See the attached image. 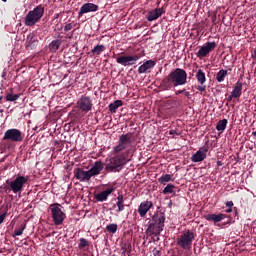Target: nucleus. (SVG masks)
Returning <instances> with one entry per match:
<instances>
[{
	"instance_id": "nucleus-38",
	"label": "nucleus",
	"mask_w": 256,
	"mask_h": 256,
	"mask_svg": "<svg viewBox=\"0 0 256 256\" xmlns=\"http://www.w3.org/2000/svg\"><path fill=\"white\" fill-rule=\"evenodd\" d=\"M7 217V212H4L3 214L0 215V225L5 221V218Z\"/></svg>"
},
{
	"instance_id": "nucleus-35",
	"label": "nucleus",
	"mask_w": 256,
	"mask_h": 256,
	"mask_svg": "<svg viewBox=\"0 0 256 256\" xmlns=\"http://www.w3.org/2000/svg\"><path fill=\"white\" fill-rule=\"evenodd\" d=\"M87 245H89V241H87V239L85 238H81L79 243V248L83 249L84 247H87Z\"/></svg>"
},
{
	"instance_id": "nucleus-17",
	"label": "nucleus",
	"mask_w": 256,
	"mask_h": 256,
	"mask_svg": "<svg viewBox=\"0 0 256 256\" xmlns=\"http://www.w3.org/2000/svg\"><path fill=\"white\" fill-rule=\"evenodd\" d=\"M165 13V9L163 8H156L150 11L146 17L147 21H157L161 15Z\"/></svg>"
},
{
	"instance_id": "nucleus-44",
	"label": "nucleus",
	"mask_w": 256,
	"mask_h": 256,
	"mask_svg": "<svg viewBox=\"0 0 256 256\" xmlns=\"http://www.w3.org/2000/svg\"><path fill=\"white\" fill-rule=\"evenodd\" d=\"M184 95H185V97H189L191 95V93L184 90Z\"/></svg>"
},
{
	"instance_id": "nucleus-34",
	"label": "nucleus",
	"mask_w": 256,
	"mask_h": 256,
	"mask_svg": "<svg viewBox=\"0 0 256 256\" xmlns=\"http://www.w3.org/2000/svg\"><path fill=\"white\" fill-rule=\"evenodd\" d=\"M26 43H28V45H33V43H35V35L33 33L27 36Z\"/></svg>"
},
{
	"instance_id": "nucleus-33",
	"label": "nucleus",
	"mask_w": 256,
	"mask_h": 256,
	"mask_svg": "<svg viewBox=\"0 0 256 256\" xmlns=\"http://www.w3.org/2000/svg\"><path fill=\"white\" fill-rule=\"evenodd\" d=\"M106 230L108 233H117V224H108Z\"/></svg>"
},
{
	"instance_id": "nucleus-21",
	"label": "nucleus",
	"mask_w": 256,
	"mask_h": 256,
	"mask_svg": "<svg viewBox=\"0 0 256 256\" xmlns=\"http://www.w3.org/2000/svg\"><path fill=\"white\" fill-rule=\"evenodd\" d=\"M113 191H115L113 188H109L105 191L100 192L96 196L97 201H100V202L107 201V197H109V195H111Z\"/></svg>"
},
{
	"instance_id": "nucleus-11",
	"label": "nucleus",
	"mask_w": 256,
	"mask_h": 256,
	"mask_svg": "<svg viewBox=\"0 0 256 256\" xmlns=\"http://www.w3.org/2000/svg\"><path fill=\"white\" fill-rule=\"evenodd\" d=\"M3 140L12 141L14 143H20L21 141H23V133L19 129H15V128L8 129L4 133Z\"/></svg>"
},
{
	"instance_id": "nucleus-9",
	"label": "nucleus",
	"mask_w": 256,
	"mask_h": 256,
	"mask_svg": "<svg viewBox=\"0 0 256 256\" xmlns=\"http://www.w3.org/2000/svg\"><path fill=\"white\" fill-rule=\"evenodd\" d=\"M76 109L81 113H89L93 110V99L91 96L82 95L76 102Z\"/></svg>"
},
{
	"instance_id": "nucleus-37",
	"label": "nucleus",
	"mask_w": 256,
	"mask_h": 256,
	"mask_svg": "<svg viewBox=\"0 0 256 256\" xmlns=\"http://www.w3.org/2000/svg\"><path fill=\"white\" fill-rule=\"evenodd\" d=\"M71 29H73V24L68 23L64 26V31H71Z\"/></svg>"
},
{
	"instance_id": "nucleus-32",
	"label": "nucleus",
	"mask_w": 256,
	"mask_h": 256,
	"mask_svg": "<svg viewBox=\"0 0 256 256\" xmlns=\"http://www.w3.org/2000/svg\"><path fill=\"white\" fill-rule=\"evenodd\" d=\"M25 227H26L25 224H21L19 228L14 230V235L16 237H19V236L23 235V231H25Z\"/></svg>"
},
{
	"instance_id": "nucleus-12",
	"label": "nucleus",
	"mask_w": 256,
	"mask_h": 256,
	"mask_svg": "<svg viewBox=\"0 0 256 256\" xmlns=\"http://www.w3.org/2000/svg\"><path fill=\"white\" fill-rule=\"evenodd\" d=\"M141 57L139 55H133V56H119L116 58L117 63L119 65H123V67L135 65L137 61H139Z\"/></svg>"
},
{
	"instance_id": "nucleus-24",
	"label": "nucleus",
	"mask_w": 256,
	"mask_h": 256,
	"mask_svg": "<svg viewBox=\"0 0 256 256\" xmlns=\"http://www.w3.org/2000/svg\"><path fill=\"white\" fill-rule=\"evenodd\" d=\"M122 105H123V101H121V100H116V101H114L113 103H111V104L109 105V111H110L111 113H116L117 110L119 109V107H121Z\"/></svg>"
},
{
	"instance_id": "nucleus-5",
	"label": "nucleus",
	"mask_w": 256,
	"mask_h": 256,
	"mask_svg": "<svg viewBox=\"0 0 256 256\" xmlns=\"http://www.w3.org/2000/svg\"><path fill=\"white\" fill-rule=\"evenodd\" d=\"M28 181L29 177L18 175L14 180H11L10 182L9 180L6 181L9 186L5 188V191L6 193L7 191H12L15 195H17V193H23V187L27 185Z\"/></svg>"
},
{
	"instance_id": "nucleus-20",
	"label": "nucleus",
	"mask_w": 256,
	"mask_h": 256,
	"mask_svg": "<svg viewBox=\"0 0 256 256\" xmlns=\"http://www.w3.org/2000/svg\"><path fill=\"white\" fill-rule=\"evenodd\" d=\"M227 215L225 214H208L205 216L206 221H214V223H221Z\"/></svg>"
},
{
	"instance_id": "nucleus-41",
	"label": "nucleus",
	"mask_w": 256,
	"mask_h": 256,
	"mask_svg": "<svg viewBox=\"0 0 256 256\" xmlns=\"http://www.w3.org/2000/svg\"><path fill=\"white\" fill-rule=\"evenodd\" d=\"M233 99H235V96H233V94H230V95L227 97L228 103H231V101H233Z\"/></svg>"
},
{
	"instance_id": "nucleus-16",
	"label": "nucleus",
	"mask_w": 256,
	"mask_h": 256,
	"mask_svg": "<svg viewBox=\"0 0 256 256\" xmlns=\"http://www.w3.org/2000/svg\"><path fill=\"white\" fill-rule=\"evenodd\" d=\"M151 207H153V202L151 201H143L142 203H140L138 207V213L140 217H145V215L149 213Z\"/></svg>"
},
{
	"instance_id": "nucleus-7",
	"label": "nucleus",
	"mask_w": 256,
	"mask_h": 256,
	"mask_svg": "<svg viewBox=\"0 0 256 256\" xmlns=\"http://www.w3.org/2000/svg\"><path fill=\"white\" fill-rule=\"evenodd\" d=\"M129 161L131 159L127 158L125 154H119L110 158L109 163L105 165V169L106 171H119Z\"/></svg>"
},
{
	"instance_id": "nucleus-42",
	"label": "nucleus",
	"mask_w": 256,
	"mask_h": 256,
	"mask_svg": "<svg viewBox=\"0 0 256 256\" xmlns=\"http://www.w3.org/2000/svg\"><path fill=\"white\" fill-rule=\"evenodd\" d=\"M226 207H229V209H231V207H233V201L226 202Z\"/></svg>"
},
{
	"instance_id": "nucleus-31",
	"label": "nucleus",
	"mask_w": 256,
	"mask_h": 256,
	"mask_svg": "<svg viewBox=\"0 0 256 256\" xmlns=\"http://www.w3.org/2000/svg\"><path fill=\"white\" fill-rule=\"evenodd\" d=\"M158 181L161 184L169 183V181H171V175L170 174H165V175L161 176L158 179Z\"/></svg>"
},
{
	"instance_id": "nucleus-3",
	"label": "nucleus",
	"mask_w": 256,
	"mask_h": 256,
	"mask_svg": "<svg viewBox=\"0 0 256 256\" xmlns=\"http://www.w3.org/2000/svg\"><path fill=\"white\" fill-rule=\"evenodd\" d=\"M165 227V214L157 212L153 215L152 220L148 224L147 233L149 235H159Z\"/></svg>"
},
{
	"instance_id": "nucleus-43",
	"label": "nucleus",
	"mask_w": 256,
	"mask_h": 256,
	"mask_svg": "<svg viewBox=\"0 0 256 256\" xmlns=\"http://www.w3.org/2000/svg\"><path fill=\"white\" fill-rule=\"evenodd\" d=\"M180 93H185V90H178V91L176 92V95H180Z\"/></svg>"
},
{
	"instance_id": "nucleus-18",
	"label": "nucleus",
	"mask_w": 256,
	"mask_h": 256,
	"mask_svg": "<svg viewBox=\"0 0 256 256\" xmlns=\"http://www.w3.org/2000/svg\"><path fill=\"white\" fill-rule=\"evenodd\" d=\"M157 65V62L155 60H147L145 61L141 66L138 68V73L141 75L143 73H147L150 69H153Z\"/></svg>"
},
{
	"instance_id": "nucleus-15",
	"label": "nucleus",
	"mask_w": 256,
	"mask_h": 256,
	"mask_svg": "<svg viewBox=\"0 0 256 256\" xmlns=\"http://www.w3.org/2000/svg\"><path fill=\"white\" fill-rule=\"evenodd\" d=\"M207 148H200L196 153L191 156V161L193 163H201L207 159Z\"/></svg>"
},
{
	"instance_id": "nucleus-8",
	"label": "nucleus",
	"mask_w": 256,
	"mask_h": 256,
	"mask_svg": "<svg viewBox=\"0 0 256 256\" xmlns=\"http://www.w3.org/2000/svg\"><path fill=\"white\" fill-rule=\"evenodd\" d=\"M194 240L195 233H193L191 230H187L177 238V246L181 247L185 251H189L191 249V245H193Z\"/></svg>"
},
{
	"instance_id": "nucleus-47",
	"label": "nucleus",
	"mask_w": 256,
	"mask_h": 256,
	"mask_svg": "<svg viewBox=\"0 0 256 256\" xmlns=\"http://www.w3.org/2000/svg\"><path fill=\"white\" fill-rule=\"evenodd\" d=\"M217 165H221V161H218V162H217Z\"/></svg>"
},
{
	"instance_id": "nucleus-10",
	"label": "nucleus",
	"mask_w": 256,
	"mask_h": 256,
	"mask_svg": "<svg viewBox=\"0 0 256 256\" xmlns=\"http://www.w3.org/2000/svg\"><path fill=\"white\" fill-rule=\"evenodd\" d=\"M131 145V136L129 134H122L119 136L118 145L115 146L112 150L113 155H117V153H121V151H125L127 147Z\"/></svg>"
},
{
	"instance_id": "nucleus-19",
	"label": "nucleus",
	"mask_w": 256,
	"mask_h": 256,
	"mask_svg": "<svg viewBox=\"0 0 256 256\" xmlns=\"http://www.w3.org/2000/svg\"><path fill=\"white\" fill-rule=\"evenodd\" d=\"M243 93V83L241 81H237L232 88V97L235 99H239Z\"/></svg>"
},
{
	"instance_id": "nucleus-40",
	"label": "nucleus",
	"mask_w": 256,
	"mask_h": 256,
	"mask_svg": "<svg viewBox=\"0 0 256 256\" xmlns=\"http://www.w3.org/2000/svg\"><path fill=\"white\" fill-rule=\"evenodd\" d=\"M169 135H179V132H177V130H175V129H171L169 131Z\"/></svg>"
},
{
	"instance_id": "nucleus-23",
	"label": "nucleus",
	"mask_w": 256,
	"mask_h": 256,
	"mask_svg": "<svg viewBox=\"0 0 256 256\" xmlns=\"http://www.w3.org/2000/svg\"><path fill=\"white\" fill-rule=\"evenodd\" d=\"M196 79L200 85H205V81H207V78L205 77V72H203V70L199 69L196 72Z\"/></svg>"
},
{
	"instance_id": "nucleus-2",
	"label": "nucleus",
	"mask_w": 256,
	"mask_h": 256,
	"mask_svg": "<svg viewBox=\"0 0 256 256\" xmlns=\"http://www.w3.org/2000/svg\"><path fill=\"white\" fill-rule=\"evenodd\" d=\"M103 169H105V164L101 161H96L89 170L85 171L83 168H76L74 170V177L80 181V183H89L92 177L101 175Z\"/></svg>"
},
{
	"instance_id": "nucleus-30",
	"label": "nucleus",
	"mask_w": 256,
	"mask_h": 256,
	"mask_svg": "<svg viewBox=\"0 0 256 256\" xmlns=\"http://www.w3.org/2000/svg\"><path fill=\"white\" fill-rule=\"evenodd\" d=\"M21 97V94H7L6 95V101H10V102H13V101H17V99H19Z\"/></svg>"
},
{
	"instance_id": "nucleus-25",
	"label": "nucleus",
	"mask_w": 256,
	"mask_h": 256,
	"mask_svg": "<svg viewBox=\"0 0 256 256\" xmlns=\"http://www.w3.org/2000/svg\"><path fill=\"white\" fill-rule=\"evenodd\" d=\"M228 71L225 69H221L217 74H216V81L218 83H223L225 81V77H227Z\"/></svg>"
},
{
	"instance_id": "nucleus-27",
	"label": "nucleus",
	"mask_w": 256,
	"mask_h": 256,
	"mask_svg": "<svg viewBox=\"0 0 256 256\" xmlns=\"http://www.w3.org/2000/svg\"><path fill=\"white\" fill-rule=\"evenodd\" d=\"M105 49V45L98 44L92 49L91 53H93V55H101Z\"/></svg>"
},
{
	"instance_id": "nucleus-14",
	"label": "nucleus",
	"mask_w": 256,
	"mask_h": 256,
	"mask_svg": "<svg viewBox=\"0 0 256 256\" xmlns=\"http://www.w3.org/2000/svg\"><path fill=\"white\" fill-rule=\"evenodd\" d=\"M99 11V6L94 3H85L81 6L80 11L78 12V17H83L85 13H95Z\"/></svg>"
},
{
	"instance_id": "nucleus-28",
	"label": "nucleus",
	"mask_w": 256,
	"mask_h": 256,
	"mask_svg": "<svg viewBox=\"0 0 256 256\" xmlns=\"http://www.w3.org/2000/svg\"><path fill=\"white\" fill-rule=\"evenodd\" d=\"M227 123V119L218 121V123L216 124V129L218 131H225V129H227Z\"/></svg>"
},
{
	"instance_id": "nucleus-13",
	"label": "nucleus",
	"mask_w": 256,
	"mask_h": 256,
	"mask_svg": "<svg viewBox=\"0 0 256 256\" xmlns=\"http://www.w3.org/2000/svg\"><path fill=\"white\" fill-rule=\"evenodd\" d=\"M215 47H217V43L207 42L198 50L196 55L199 57V59H203V57H207V55H209V53H211Z\"/></svg>"
},
{
	"instance_id": "nucleus-39",
	"label": "nucleus",
	"mask_w": 256,
	"mask_h": 256,
	"mask_svg": "<svg viewBox=\"0 0 256 256\" xmlns=\"http://www.w3.org/2000/svg\"><path fill=\"white\" fill-rule=\"evenodd\" d=\"M152 253L154 256H161V251H159L157 248H154Z\"/></svg>"
},
{
	"instance_id": "nucleus-48",
	"label": "nucleus",
	"mask_w": 256,
	"mask_h": 256,
	"mask_svg": "<svg viewBox=\"0 0 256 256\" xmlns=\"http://www.w3.org/2000/svg\"><path fill=\"white\" fill-rule=\"evenodd\" d=\"M4 2L7 1V0H3Z\"/></svg>"
},
{
	"instance_id": "nucleus-4",
	"label": "nucleus",
	"mask_w": 256,
	"mask_h": 256,
	"mask_svg": "<svg viewBox=\"0 0 256 256\" xmlns=\"http://www.w3.org/2000/svg\"><path fill=\"white\" fill-rule=\"evenodd\" d=\"M43 15H45V7H43V5L36 6L25 16L24 23L26 27H33V25L39 23L43 18Z\"/></svg>"
},
{
	"instance_id": "nucleus-36",
	"label": "nucleus",
	"mask_w": 256,
	"mask_h": 256,
	"mask_svg": "<svg viewBox=\"0 0 256 256\" xmlns=\"http://www.w3.org/2000/svg\"><path fill=\"white\" fill-rule=\"evenodd\" d=\"M207 89V86L200 84L199 86H197V90L200 91L201 93L205 92Z\"/></svg>"
},
{
	"instance_id": "nucleus-46",
	"label": "nucleus",
	"mask_w": 256,
	"mask_h": 256,
	"mask_svg": "<svg viewBox=\"0 0 256 256\" xmlns=\"http://www.w3.org/2000/svg\"><path fill=\"white\" fill-rule=\"evenodd\" d=\"M253 137H256V131L252 132Z\"/></svg>"
},
{
	"instance_id": "nucleus-6",
	"label": "nucleus",
	"mask_w": 256,
	"mask_h": 256,
	"mask_svg": "<svg viewBox=\"0 0 256 256\" xmlns=\"http://www.w3.org/2000/svg\"><path fill=\"white\" fill-rule=\"evenodd\" d=\"M51 217L54 225H63V221L67 219V214L63 212V206L59 203H54L49 206Z\"/></svg>"
},
{
	"instance_id": "nucleus-26",
	"label": "nucleus",
	"mask_w": 256,
	"mask_h": 256,
	"mask_svg": "<svg viewBox=\"0 0 256 256\" xmlns=\"http://www.w3.org/2000/svg\"><path fill=\"white\" fill-rule=\"evenodd\" d=\"M59 47H61V40H53L49 45V49L52 53L57 52Z\"/></svg>"
},
{
	"instance_id": "nucleus-1",
	"label": "nucleus",
	"mask_w": 256,
	"mask_h": 256,
	"mask_svg": "<svg viewBox=\"0 0 256 256\" xmlns=\"http://www.w3.org/2000/svg\"><path fill=\"white\" fill-rule=\"evenodd\" d=\"M187 83V72L184 69L176 68L168 76H166L162 82L161 87L166 91L173 89V87H179Z\"/></svg>"
},
{
	"instance_id": "nucleus-22",
	"label": "nucleus",
	"mask_w": 256,
	"mask_h": 256,
	"mask_svg": "<svg viewBox=\"0 0 256 256\" xmlns=\"http://www.w3.org/2000/svg\"><path fill=\"white\" fill-rule=\"evenodd\" d=\"M116 199H117L116 205L118 207L117 212L121 213V211H125V204H124L125 200L123 198V195L122 194L118 195Z\"/></svg>"
},
{
	"instance_id": "nucleus-45",
	"label": "nucleus",
	"mask_w": 256,
	"mask_h": 256,
	"mask_svg": "<svg viewBox=\"0 0 256 256\" xmlns=\"http://www.w3.org/2000/svg\"><path fill=\"white\" fill-rule=\"evenodd\" d=\"M233 211V209L232 208H228V209H226V213H231Z\"/></svg>"
},
{
	"instance_id": "nucleus-29",
	"label": "nucleus",
	"mask_w": 256,
	"mask_h": 256,
	"mask_svg": "<svg viewBox=\"0 0 256 256\" xmlns=\"http://www.w3.org/2000/svg\"><path fill=\"white\" fill-rule=\"evenodd\" d=\"M164 195H167L168 193H175V185L168 184L162 191Z\"/></svg>"
}]
</instances>
